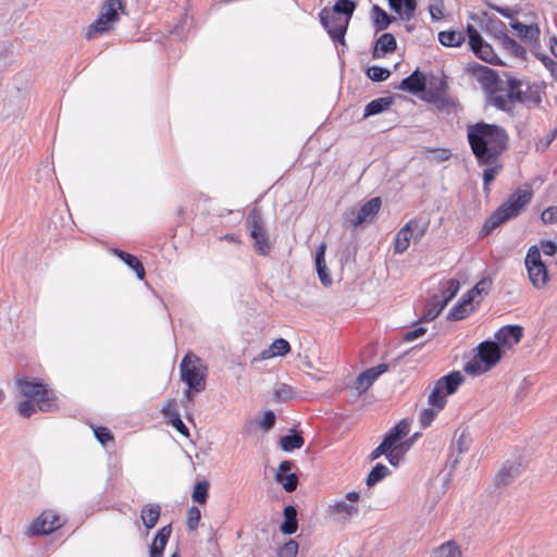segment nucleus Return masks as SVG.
<instances>
[{
    "instance_id": "obj_61",
    "label": "nucleus",
    "mask_w": 557,
    "mask_h": 557,
    "mask_svg": "<svg viewBox=\"0 0 557 557\" xmlns=\"http://www.w3.org/2000/svg\"><path fill=\"white\" fill-rule=\"evenodd\" d=\"M541 220L544 224L557 222V207L546 208L541 214Z\"/></svg>"
},
{
    "instance_id": "obj_47",
    "label": "nucleus",
    "mask_w": 557,
    "mask_h": 557,
    "mask_svg": "<svg viewBox=\"0 0 557 557\" xmlns=\"http://www.w3.org/2000/svg\"><path fill=\"white\" fill-rule=\"evenodd\" d=\"M435 557H461V553L453 542H448L435 550Z\"/></svg>"
},
{
    "instance_id": "obj_33",
    "label": "nucleus",
    "mask_w": 557,
    "mask_h": 557,
    "mask_svg": "<svg viewBox=\"0 0 557 557\" xmlns=\"http://www.w3.org/2000/svg\"><path fill=\"white\" fill-rule=\"evenodd\" d=\"M438 41L445 47H460L466 41V36L457 30H443L438 33Z\"/></svg>"
},
{
    "instance_id": "obj_59",
    "label": "nucleus",
    "mask_w": 557,
    "mask_h": 557,
    "mask_svg": "<svg viewBox=\"0 0 557 557\" xmlns=\"http://www.w3.org/2000/svg\"><path fill=\"white\" fill-rule=\"evenodd\" d=\"M171 424L180 434L185 437H189V430L182 421L178 412H172Z\"/></svg>"
},
{
    "instance_id": "obj_8",
    "label": "nucleus",
    "mask_w": 557,
    "mask_h": 557,
    "mask_svg": "<svg viewBox=\"0 0 557 557\" xmlns=\"http://www.w3.org/2000/svg\"><path fill=\"white\" fill-rule=\"evenodd\" d=\"M524 264L528 270L529 278L535 288L544 287L548 282V271L543 262L537 245H533L528 249Z\"/></svg>"
},
{
    "instance_id": "obj_25",
    "label": "nucleus",
    "mask_w": 557,
    "mask_h": 557,
    "mask_svg": "<svg viewBox=\"0 0 557 557\" xmlns=\"http://www.w3.org/2000/svg\"><path fill=\"white\" fill-rule=\"evenodd\" d=\"M388 5L403 20L410 21L414 16L417 0H388Z\"/></svg>"
},
{
    "instance_id": "obj_60",
    "label": "nucleus",
    "mask_w": 557,
    "mask_h": 557,
    "mask_svg": "<svg viewBox=\"0 0 557 557\" xmlns=\"http://www.w3.org/2000/svg\"><path fill=\"white\" fill-rule=\"evenodd\" d=\"M537 247L545 256L553 257L557 253V244L550 239L541 240Z\"/></svg>"
},
{
    "instance_id": "obj_7",
    "label": "nucleus",
    "mask_w": 557,
    "mask_h": 557,
    "mask_svg": "<svg viewBox=\"0 0 557 557\" xmlns=\"http://www.w3.org/2000/svg\"><path fill=\"white\" fill-rule=\"evenodd\" d=\"M16 385L24 397L34 399L37 403L38 410L48 412L54 407L49 397V389L41 380L28 379L26 376L17 377Z\"/></svg>"
},
{
    "instance_id": "obj_10",
    "label": "nucleus",
    "mask_w": 557,
    "mask_h": 557,
    "mask_svg": "<svg viewBox=\"0 0 557 557\" xmlns=\"http://www.w3.org/2000/svg\"><path fill=\"white\" fill-rule=\"evenodd\" d=\"M466 33L469 39L470 49L479 59L493 65L502 64V61L495 53L493 47L483 39L479 30L473 25L469 24L466 28Z\"/></svg>"
},
{
    "instance_id": "obj_48",
    "label": "nucleus",
    "mask_w": 557,
    "mask_h": 557,
    "mask_svg": "<svg viewBox=\"0 0 557 557\" xmlns=\"http://www.w3.org/2000/svg\"><path fill=\"white\" fill-rule=\"evenodd\" d=\"M37 403L34 404L33 399H24L17 405V412L23 418H29L37 411Z\"/></svg>"
},
{
    "instance_id": "obj_46",
    "label": "nucleus",
    "mask_w": 557,
    "mask_h": 557,
    "mask_svg": "<svg viewBox=\"0 0 557 557\" xmlns=\"http://www.w3.org/2000/svg\"><path fill=\"white\" fill-rule=\"evenodd\" d=\"M367 75L373 82H383L389 77L391 72L386 67L373 65L367 70Z\"/></svg>"
},
{
    "instance_id": "obj_21",
    "label": "nucleus",
    "mask_w": 557,
    "mask_h": 557,
    "mask_svg": "<svg viewBox=\"0 0 557 557\" xmlns=\"http://www.w3.org/2000/svg\"><path fill=\"white\" fill-rule=\"evenodd\" d=\"M510 27L517 32V36L524 42H536L540 38V27L537 24L525 25L519 21H512Z\"/></svg>"
},
{
    "instance_id": "obj_2",
    "label": "nucleus",
    "mask_w": 557,
    "mask_h": 557,
    "mask_svg": "<svg viewBox=\"0 0 557 557\" xmlns=\"http://www.w3.org/2000/svg\"><path fill=\"white\" fill-rule=\"evenodd\" d=\"M505 79L499 76L497 84L491 89L487 102L497 110L512 113L516 103L527 102V92L522 90V82L508 73Z\"/></svg>"
},
{
    "instance_id": "obj_55",
    "label": "nucleus",
    "mask_w": 557,
    "mask_h": 557,
    "mask_svg": "<svg viewBox=\"0 0 557 557\" xmlns=\"http://www.w3.org/2000/svg\"><path fill=\"white\" fill-rule=\"evenodd\" d=\"M270 348L273 350L274 356H285L290 350V345L286 339L277 338L272 343Z\"/></svg>"
},
{
    "instance_id": "obj_30",
    "label": "nucleus",
    "mask_w": 557,
    "mask_h": 557,
    "mask_svg": "<svg viewBox=\"0 0 557 557\" xmlns=\"http://www.w3.org/2000/svg\"><path fill=\"white\" fill-rule=\"evenodd\" d=\"M114 253L124 261L132 270L135 271L139 280H144L146 272L141 261L134 255L125 252L120 249H114Z\"/></svg>"
},
{
    "instance_id": "obj_35",
    "label": "nucleus",
    "mask_w": 557,
    "mask_h": 557,
    "mask_svg": "<svg viewBox=\"0 0 557 557\" xmlns=\"http://www.w3.org/2000/svg\"><path fill=\"white\" fill-rule=\"evenodd\" d=\"M506 29V24L499 18H488L485 25V32L499 42L507 36Z\"/></svg>"
},
{
    "instance_id": "obj_64",
    "label": "nucleus",
    "mask_w": 557,
    "mask_h": 557,
    "mask_svg": "<svg viewBox=\"0 0 557 557\" xmlns=\"http://www.w3.org/2000/svg\"><path fill=\"white\" fill-rule=\"evenodd\" d=\"M389 448L385 445L384 442H382L370 455V459L373 461L381 457L382 455H386L388 453Z\"/></svg>"
},
{
    "instance_id": "obj_51",
    "label": "nucleus",
    "mask_w": 557,
    "mask_h": 557,
    "mask_svg": "<svg viewBox=\"0 0 557 557\" xmlns=\"http://www.w3.org/2000/svg\"><path fill=\"white\" fill-rule=\"evenodd\" d=\"M94 434L97 441L106 446L109 442H113L114 437L112 432L106 426H97L94 429Z\"/></svg>"
},
{
    "instance_id": "obj_38",
    "label": "nucleus",
    "mask_w": 557,
    "mask_h": 557,
    "mask_svg": "<svg viewBox=\"0 0 557 557\" xmlns=\"http://www.w3.org/2000/svg\"><path fill=\"white\" fill-rule=\"evenodd\" d=\"M304 443V437L300 433L297 432L286 434L280 438V447L284 451H290L295 448H300Z\"/></svg>"
},
{
    "instance_id": "obj_15",
    "label": "nucleus",
    "mask_w": 557,
    "mask_h": 557,
    "mask_svg": "<svg viewBox=\"0 0 557 557\" xmlns=\"http://www.w3.org/2000/svg\"><path fill=\"white\" fill-rule=\"evenodd\" d=\"M523 336V329L520 325L509 324L500 327L495 333V341L499 347L511 348L518 344Z\"/></svg>"
},
{
    "instance_id": "obj_16",
    "label": "nucleus",
    "mask_w": 557,
    "mask_h": 557,
    "mask_svg": "<svg viewBox=\"0 0 557 557\" xmlns=\"http://www.w3.org/2000/svg\"><path fill=\"white\" fill-rule=\"evenodd\" d=\"M387 369L388 366L386 363H381L376 367L364 370L357 377L356 389H358L359 393H364L372 386L380 375L387 371Z\"/></svg>"
},
{
    "instance_id": "obj_29",
    "label": "nucleus",
    "mask_w": 557,
    "mask_h": 557,
    "mask_svg": "<svg viewBox=\"0 0 557 557\" xmlns=\"http://www.w3.org/2000/svg\"><path fill=\"white\" fill-rule=\"evenodd\" d=\"M161 515V507L159 504H146L140 513L143 524L146 529L150 530L156 527Z\"/></svg>"
},
{
    "instance_id": "obj_4",
    "label": "nucleus",
    "mask_w": 557,
    "mask_h": 557,
    "mask_svg": "<svg viewBox=\"0 0 557 557\" xmlns=\"http://www.w3.org/2000/svg\"><path fill=\"white\" fill-rule=\"evenodd\" d=\"M476 349V355L463 367L465 372L473 376L490 371L503 356L502 348L494 341H484Z\"/></svg>"
},
{
    "instance_id": "obj_31",
    "label": "nucleus",
    "mask_w": 557,
    "mask_h": 557,
    "mask_svg": "<svg viewBox=\"0 0 557 557\" xmlns=\"http://www.w3.org/2000/svg\"><path fill=\"white\" fill-rule=\"evenodd\" d=\"M372 15H373V26L376 32H382V30L386 29L396 20L395 16L387 14L377 4L373 5Z\"/></svg>"
},
{
    "instance_id": "obj_20",
    "label": "nucleus",
    "mask_w": 557,
    "mask_h": 557,
    "mask_svg": "<svg viewBox=\"0 0 557 557\" xmlns=\"http://www.w3.org/2000/svg\"><path fill=\"white\" fill-rule=\"evenodd\" d=\"M410 422L403 419L393 426L384 436L383 441L389 449L401 443V440L409 433Z\"/></svg>"
},
{
    "instance_id": "obj_23",
    "label": "nucleus",
    "mask_w": 557,
    "mask_h": 557,
    "mask_svg": "<svg viewBox=\"0 0 557 557\" xmlns=\"http://www.w3.org/2000/svg\"><path fill=\"white\" fill-rule=\"evenodd\" d=\"M397 48V41L393 34L384 33L375 41L373 48V58H383L387 53H392Z\"/></svg>"
},
{
    "instance_id": "obj_6",
    "label": "nucleus",
    "mask_w": 557,
    "mask_h": 557,
    "mask_svg": "<svg viewBox=\"0 0 557 557\" xmlns=\"http://www.w3.org/2000/svg\"><path fill=\"white\" fill-rule=\"evenodd\" d=\"M123 10L124 4L121 0H107L101 7L98 18L89 25L86 38L90 40L97 35L109 33L120 20L119 11Z\"/></svg>"
},
{
    "instance_id": "obj_14",
    "label": "nucleus",
    "mask_w": 557,
    "mask_h": 557,
    "mask_svg": "<svg viewBox=\"0 0 557 557\" xmlns=\"http://www.w3.org/2000/svg\"><path fill=\"white\" fill-rule=\"evenodd\" d=\"M467 71L476 76L482 82L487 95L494 85L497 84L499 78V75L495 70L482 65L478 62H469L467 65Z\"/></svg>"
},
{
    "instance_id": "obj_42",
    "label": "nucleus",
    "mask_w": 557,
    "mask_h": 557,
    "mask_svg": "<svg viewBox=\"0 0 557 557\" xmlns=\"http://www.w3.org/2000/svg\"><path fill=\"white\" fill-rule=\"evenodd\" d=\"M446 394L445 392L435 384L433 389L431 391L429 395V404L432 407H435L437 410H442L446 405Z\"/></svg>"
},
{
    "instance_id": "obj_1",
    "label": "nucleus",
    "mask_w": 557,
    "mask_h": 557,
    "mask_svg": "<svg viewBox=\"0 0 557 557\" xmlns=\"http://www.w3.org/2000/svg\"><path fill=\"white\" fill-rule=\"evenodd\" d=\"M467 139L480 165H493L508 148L509 136L497 124L476 122L467 126Z\"/></svg>"
},
{
    "instance_id": "obj_39",
    "label": "nucleus",
    "mask_w": 557,
    "mask_h": 557,
    "mask_svg": "<svg viewBox=\"0 0 557 557\" xmlns=\"http://www.w3.org/2000/svg\"><path fill=\"white\" fill-rule=\"evenodd\" d=\"M389 473L391 471L385 465L376 463L368 474L366 483L371 487L386 478Z\"/></svg>"
},
{
    "instance_id": "obj_5",
    "label": "nucleus",
    "mask_w": 557,
    "mask_h": 557,
    "mask_svg": "<svg viewBox=\"0 0 557 557\" xmlns=\"http://www.w3.org/2000/svg\"><path fill=\"white\" fill-rule=\"evenodd\" d=\"M206 370L201 359L193 352L186 354L180 364L182 381L195 393H200L206 388Z\"/></svg>"
},
{
    "instance_id": "obj_49",
    "label": "nucleus",
    "mask_w": 557,
    "mask_h": 557,
    "mask_svg": "<svg viewBox=\"0 0 557 557\" xmlns=\"http://www.w3.org/2000/svg\"><path fill=\"white\" fill-rule=\"evenodd\" d=\"M492 286L491 278H482L479 281L468 293L471 294L473 298L475 296L486 295Z\"/></svg>"
},
{
    "instance_id": "obj_58",
    "label": "nucleus",
    "mask_w": 557,
    "mask_h": 557,
    "mask_svg": "<svg viewBox=\"0 0 557 557\" xmlns=\"http://www.w3.org/2000/svg\"><path fill=\"white\" fill-rule=\"evenodd\" d=\"M293 388L287 384H280L275 389V397L278 400L287 401L294 397Z\"/></svg>"
},
{
    "instance_id": "obj_13",
    "label": "nucleus",
    "mask_w": 557,
    "mask_h": 557,
    "mask_svg": "<svg viewBox=\"0 0 557 557\" xmlns=\"http://www.w3.org/2000/svg\"><path fill=\"white\" fill-rule=\"evenodd\" d=\"M295 468L294 461L283 460L280 462L275 472L274 479L277 483L282 484L287 493H292L297 488L298 476L296 473L290 472Z\"/></svg>"
},
{
    "instance_id": "obj_52",
    "label": "nucleus",
    "mask_w": 557,
    "mask_h": 557,
    "mask_svg": "<svg viewBox=\"0 0 557 557\" xmlns=\"http://www.w3.org/2000/svg\"><path fill=\"white\" fill-rule=\"evenodd\" d=\"M171 533H172V525L171 524H168L163 528H161L154 539H153V542L152 544H157V545H160L161 547H165L168 542H169V539L171 536Z\"/></svg>"
},
{
    "instance_id": "obj_22",
    "label": "nucleus",
    "mask_w": 557,
    "mask_h": 557,
    "mask_svg": "<svg viewBox=\"0 0 557 557\" xmlns=\"http://www.w3.org/2000/svg\"><path fill=\"white\" fill-rule=\"evenodd\" d=\"M474 298L468 292L459 299V301L449 310L447 320L459 321L472 311V302Z\"/></svg>"
},
{
    "instance_id": "obj_63",
    "label": "nucleus",
    "mask_w": 557,
    "mask_h": 557,
    "mask_svg": "<svg viewBox=\"0 0 557 557\" xmlns=\"http://www.w3.org/2000/svg\"><path fill=\"white\" fill-rule=\"evenodd\" d=\"M425 333H426L425 327L418 326L411 331L406 332L404 335V339L406 342H413V341L418 339L419 337H421L422 335H424Z\"/></svg>"
},
{
    "instance_id": "obj_27",
    "label": "nucleus",
    "mask_w": 557,
    "mask_h": 557,
    "mask_svg": "<svg viewBox=\"0 0 557 557\" xmlns=\"http://www.w3.org/2000/svg\"><path fill=\"white\" fill-rule=\"evenodd\" d=\"M284 521L280 525V531L283 534L292 535L297 531V509L293 505H288L283 510Z\"/></svg>"
},
{
    "instance_id": "obj_12",
    "label": "nucleus",
    "mask_w": 557,
    "mask_h": 557,
    "mask_svg": "<svg viewBox=\"0 0 557 557\" xmlns=\"http://www.w3.org/2000/svg\"><path fill=\"white\" fill-rule=\"evenodd\" d=\"M61 525V517L57 512L52 510H45L40 516L33 520L27 534L33 536L48 535L58 530Z\"/></svg>"
},
{
    "instance_id": "obj_56",
    "label": "nucleus",
    "mask_w": 557,
    "mask_h": 557,
    "mask_svg": "<svg viewBox=\"0 0 557 557\" xmlns=\"http://www.w3.org/2000/svg\"><path fill=\"white\" fill-rule=\"evenodd\" d=\"M200 519V510L196 506L190 507L187 511V528L189 530H196L198 528Z\"/></svg>"
},
{
    "instance_id": "obj_53",
    "label": "nucleus",
    "mask_w": 557,
    "mask_h": 557,
    "mask_svg": "<svg viewBox=\"0 0 557 557\" xmlns=\"http://www.w3.org/2000/svg\"><path fill=\"white\" fill-rule=\"evenodd\" d=\"M334 511L338 513H346L347 517H352L359 512V509L356 505L347 504L342 500L335 503Z\"/></svg>"
},
{
    "instance_id": "obj_43",
    "label": "nucleus",
    "mask_w": 557,
    "mask_h": 557,
    "mask_svg": "<svg viewBox=\"0 0 557 557\" xmlns=\"http://www.w3.org/2000/svg\"><path fill=\"white\" fill-rule=\"evenodd\" d=\"M209 486V482L206 480L198 482L193 491V500L200 505L205 504L208 499Z\"/></svg>"
},
{
    "instance_id": "obj_36",
    "label": "nucleus",
    "mask_w": 557,
    "mask_h": 557,
    "mask_svg": "<svg viewBox=\"0 0 557 557\" xmlns=\"http://www.w3.org/2000/svg\"><path fill=\"white\" fill-rule=\"evenodd\" d=\"M412 444V440H408L405 442H401L400 444L396 445L392 449L388 450L386 454V458L388 462L392 466H397L399 461L403 459L405 453L410 448Z\"/></svg>"
},
{
    "instance_id": "obj_44",
    "label": "nucleus",
    "mask_w": 557,
    "mask_h": 557,
    "mask_svg": "<svg viewBox=\"0 0 557 557\" xmlns=\"http://www.w3.org/2000/svg\"><path fill=\"white\" fill-rule=\"evenodd\" d=\"M255 243L253 247L256 251L262 256H267L270 252L271 246L269 244V237L267 234V231L260 232L256 235V237H252Z\"/></svg>"
},
{
    "instance_id": "obj_37",
    "label": "nucleus",
    "mask_w": 557,
    "mask_h": 557,
    "mask_svg": "<svg viewBox=\"0 0 557 557\" xmlns=\"http://www.w3.org/2000/svg\"><path fill=\"white\" fill-rule=\"evenodd\" d=\"M330 10L343 18H348L349 22L356 10V2L352 0H337Z\"/></svg>"
},
{
    "instance_id": "obj_54",
    "label": "nucleus",
    "mask_w": 557,
    "mask_h": 557,
    "mask_svg": "<svg viewBox=\"0 0 557 557\" xmlns=\"http://www.w3.org/2000/svg\"><path fill=\"white\" fill-rule=\"evenodd\" d=\"M298 547V543L295 540H289L280 548L278 557H296Z\"/></svg>"
},
{
    "instance_id": "obj_3",
    "label": "nucleus",
    "mask_w": 557,
    "mask_h": 557,
    "mask_svg": "<svg viewBox=\"0 0 557 557\" xmlns=\"http://www.w3.org/2000/svg\"><path fill=\"white\" fill-rule=\"evenodd\" d=\"M532 194L525 189H518L510 195L508 200L493 212L485 221L481 234L488 235L503 223L516 218L521 210L531 201Z\"/></svg>"
},
{
    "instance_id": "obj_32",
    "label": "nucleus",
    "mask_w": 557,
    "mask_h": 557,
    "mask_svg": "<svg viewBox=\"0 0 557 557\" xmlns=\"http://www.w3.org/2000/svg\"><path fill=\"white\" fill-rule=\"evenodd\" d=\"M392 103H393L392 97L376 98V99L370 101L366 106L363 117L366 119V117H369L372 115L380 114V113L386 111L392 106Z\"/></svg>"
},
{
    "instance_id": "obj_11",
    "label": "nucleus",
    "mask_w": 557,
    "mask_h": 557,
    "mask_svg": "<svg viewBox=\"0 0 557 557\" xmlns=\"http://www.w3.org/2000/svg\"><path fill=\"white\" fill-rule=\"evenodd\" d=\"M319 17L321 24L326 29L333 41L344 45L345 35L349 24L348 18H343L341 15L335 14L327 8L321 10Z\"/></svg>"
},
{
    "instance_id": "obj_19",
    "label": "nucleus",
    "mask_w": 557,
    "mask_h": 557,
    "mask_svg": "<svg viewBox=\"0 0 557 557\" xmlns=\"http://www.w3.org/2000/svg\"><path fill=\"white\" fill-rule=\"evenodd\" d=\"M425 86L426 77L419 69H417L401 81L399 89L411 94H419L425 89Z\"/></svg>"
},
{
    "instance_id": "obj_50",
    "label": "nucleus",
    "mask_w": 557,
    "mask_h": 557,
    "mask_svg": "<svg viewBox=\"0 0 557 557\" xmlns=\"http://www.w3.org/2000/svg\"><path fill=\"white\" fill-rule=\"evenodd\" d=\"M440 411L441 410H437L435 407H433V408H424L420 412V417H419V421H420L421 426L423 429H425L429 425H431V423L433 422V420L435 419L436 414Z\"/></svg>"
},
{
    "instance_id": "obj_24",
    "label": "nucleus",
    "mask_w": 557,
    "mask_h": 557,
    "mask_svg": "<svg viewBox=\"0 0 557 557\" xmlns=\"http://www.w3.org/2000/svg\"><path fill=\"white\" fill-rule=\"evenodd\" d=\"M326 245L322 243L315 252V268L321 283L324 286L332 285V277L325 262Z\"/></svg>"
},
{
    "instance_id": "obj_17",
    "label": "nucleus",
    "mask_w": 557,
    "mask_h": 557,
    "mask_svg": "<svg viewBox=\"0 0 557 557\" xmlns=\"http://www.w3.org/2000/svg\"><path fill=\"white\" fill-rule=\"evenodd\" d=\"M419 221L416 219L410 220L404 227L397 233L395 238V252L403 253L407 250L410 244V239L413 236L414 230L418 227Z\"/></svg>"
},
{
    "instance_id": "obj_28",
    "label": "nucleus",
    "mask_w": 557,
    "mask_h": 557,
    "mask_svg": "<svg viewBox=\"0 0 557 557\" xmlns=\"http://www.w3.org/2000/svg\"><path fill=\"white\" fill-rule=\"evenodd\" d=\"M445 307V300H441V297L438 295L432 296L424 307L421 321H433L442 313Z\"/></svg>"
},
{
    "instance_id": "obj_9",
    "label": "nucleus",
    "mask_w": 557,
    "mask_h": 557,
    "mask_svg": "<svg viewBox=\"0 0 557 557\" xmlns=\"http://www.w3.org/2000/svg\"><path fill=\"white\" fill-rule=\"evenodd\" d=\"M381 206V198L374 197L359 209L351 208L343 214L344 225L357 227L363 223H371L379 213Z\"/></svg>"
},
{
    "instance_id": "obj_18",
    "label": "nucleus",
    "mask_w": 557,
    "mask_h": 557,
    "mask_svg": "<svg viewBox=\"0 0 557 557\" xmlns=\"http://www.w3.org/2000/svg\"><path fill=\"white\" fill-rule=\"evenodd\" d=\"M521 463L517 461H506L495 476L497 486H507L520 474Z\"/></svg>"
},
{
    "instance_id": "obj_34",
    "label": "nucleus",
    "mask_w": 557,
    "mask_h": 557,
    "mask_svg": "<svg viewBox=\"0 0 557 557\" xmlns=\"http://www.w3.org/2000/svg\"><path fill=\"white\" fill-rule=\"evenodd\" d=\"M246 225L251 237H256L258 233L265 231L261 212L256 208L248 213Z\"/></svg>"
},
{
    "instance_id": "obj_41",
    "label": "nucleus",
    "mask_w": 557,
    "mask_h": 557,
    "mask_svg": "<svg viewBox=\"0 0 557 557\" xmlns=\"http://www.w3.org/2000/svg\"><path fill=\"white\" fill-rule=\"evenodd\" d=\"M459 288V281L450 278L445 282L442 294L438 296L441 297V300H445V305L447 306L448 302L457 295Z\"/></svg>"
},
{
    "instance_id": "obj_26",
    "label": "nucleus",
    "mask_w": 557,
    "mask_h": 557,
    "mask_svg": "<svg viewBox=\"0 0 557 557\" xmlns=\"http://www.w3.org/2000/svg\"><path fill=\"white\" fill-rule=\"evenodd\" d=\"M463 382V376L459 371H453L436 381L446 395H453Z\"/></svg>"
},
{
    "instance_id": "obj_40",
    "label": "nucleus",
    "mask_w": 557,
    "mask_h": 557,
    "mask_svg": "<svg viewBox=\"0 0 557 557\" xmlns=\"http://www.w3.org/2000/svg\"><path fill=\"white\" fill-rule=\"evenodd\" d=\"M499 44L513 57L525 59V49L508 35Z\"/></svg>"
},
{
    "instance_id": "obj_45",
    "label": "nucleus",
    "mask_w": 557,
    "mask_h": 557,
    "mask_svg": "<svg viewBox=\"0 0 557 557\" xmlns=\"http://www.w3.org/2000/svg\"><path fill=\"white\" fill-rule=\"evenodd\" d=\"M502 165H498L497 162L493 165H487V168L483 172V190L487 195L490 191V184L495 180L496 175L500 171Z\"/></svg>"
},
{
    "instance_id": "obj_57",
    "label": "nucleus",
    "mask_w": 557,
    "mask_h": 557,
    "mask_svg": "<svg viewBox=\"0 0 557 557\" xmlns=\"http://www.w3.org/2000/svg\"><path fill=\"white\" fill-rule=\"evenodd\" d=\"M470 442H471V438L468 435H466L465 433H461L458 441L453 445L451 457L454 456L455 450H457L458 455H461V454L468 451Z\"/></svg>"
},
{
    "instance_id": "obj_62",
    "label": "nucleus",
    "mask_w": 557,
    "mask_h": 557,
    "mask_svg": "<svg viewBox=\"0 0 557 557\" xmlns=\"http://www.w3.org/2000/svg\"><path fill=\"white\" fill-rule=\"evenodd\" d=\"M275 420V413L272 410H268L267 412H264L260 424L265 431H269L274 426Z\"/></svg>"
}]
</instances>
